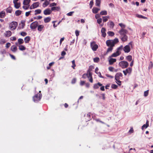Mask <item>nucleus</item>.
<instances>
[{
    "label": "nucleus",
    "instance_id": "f257e3e1",
    "mask_svg": "<svg viewBox=\"0 0 153 153\" xmlns=\"http://www.w3.org/2000/svg\"><path fill=\"white\" fill-rule=\"evenodd\" d=\"M118 39L116 38L113 40H108L106 42L107 45L109 47L107 49L106 53H108L111 52L113 49V47L114 46L115 44L119 42Z\"/></svg>",
    "mask_w": 153,
    "mask_h": 153
},
{
    "label": "nucleus",
    "instance_id": "f03ea898",
    "mask_svg": "<svg viewBox=\"0 0 153 153\" xmlns=\"http://www.w3.org/2000/svg\"><path fill=\"white\" fill-rule=\"evenodd\" d=\"M93 68H94L93 66H90L87 73V77L89 79V82L91 83L93 82V79L92 76V74L91 73V71Z\"/></svg>",
    "mask_w": 153,
    "mask_h": 153
},
{
    "label": "nucleus",
    "instance_id": "7ed1b4c3",
    "mask_svg": "<svg viewBox=\"0 0 153 153\" xmlns=\"http://www.w3.org/2000/svg\"><path fill=\"white\" fill-rule=\"evenodd\" d=\"M123 50V45H121L117 49L116 52L113 53L110 56V57H116L119 55L121 53V51Z\"/></svg>",
    "mask_w": 153,
    "mask_h": 153
},
{
    "label": "nucleus",
    "instance_id": "20e7f679",
    "mask_svg": "<svg viewBox=\"0 0 153 153\" xmlns=\"http://www.w3.org/2000/svg\"><path fill=\"white\" fill-rule=\"evenodd\" d=\"M100 87V89L101 91H105L104 86H102V84H101L99 82H98L97 83L94 84L93 88L94 89H97L99 88Z\"/></svg>",
    "mask_w": 153,
    "mask_h": 153
},
{
    "label": "nucleus",
    "instance_id": "39448f33",
    "mask_svg": "<svg viewBox=\"0 0 153 153\" xmlns=\"http://www.w3.org/2000/svg\"><path fill=\"white\" fill-rule=\"evenodd\" d=\"M42 96V94H37L33 97V100L35 102H38L40 100Z\"/></svg>",
    "mask_w": 153,
    "mask_h": 153
},
{
    "label": "nucleus",
    "instance_id": "423d86ee",
    "mask_svg": "<svg viewBox=\"0 0 153 153\" xmlns=\"http://www.w3.org/2000/svg\"><path fill=\"white\" fill-rule=\"evenodd\" d=\"M119 65L122 68H127L129 65L128 63L126 61H122L119 63Z\"/></svg>",
    "mask_w": 153,
    "mask_h": 153
},
{
    "label": "nucleus",
    "instance_id": "0eeeda50",
    "mask_svg": "<svg viewBox=\"0 0 153 153\" xmlns=\"http://www.w3.org/2000/svg\"><path fill=\"white\" fill-rule=\"evenodd\" d=\"M129 45L132 47V42H131L128 43V45H126L123 47V51L125 53H128L130 51L131 48Z\"/></svg>",
    "mask_w": 153,
    "mask_h": 153
},
{
    "label": "nucleus",
    "instance_id": "6e6552de",
    "mask_svg": "<svg viewBox=\"0 0 153 153\" xmlns=\"http://www.w3.org/2000/svg\"><path fill=\"white\" fill-rule=\"evenodd\" d=\"M18 25V23L16 22H12L9 25V27L11 30H15Z\"/></svg>",
    "mask_w": 153,
    "mask_h": 153
},
{
    "label": "nucleus",
    "instance_id": "1a4fd4ad",
    "mask_svg": "<svg viewBox=\"0 0 153 153\" xmlns=\"http://www.w3.org/2000/svg\"><path fill=\"white\" fill-rule=\"evenodd\" d=\"M91 47L92 50L94 51H96L98 48V45L96 44L95 42L93 41L91 43Z\"/></svg>",
    "mask_w": 153,
    "mask_h": 153
},
{
    "label": "nucleus",
    "instance_id": "9d476101",
    "mask_svg": "<svg viewBox=\"0 0 153 153\" xmlns=\"http://www.w3.org/2000/svg\"><path fill=\"white\" fill-rule=\"evenodd\" d=\"M128 31L127 30L124 29L122 28L120 30L118 33H120V36H124V35H126L128 33Z\"/></svg>",
    "mask_w": 153,
    "mask_h": 153
},
{
    "label": "nucleus",
    "instance_id": "9b49d317",
    "mask_svg": "<svg viewBox=\"0 0 153 153\" xmlns=\"http://www.w3.org/2000/svg\"><path fill=\"white\" fill-rule=\"evenodd\" d=\"M38 25V22L37 21L34 22L30 25V28L32 30L35 29Z\"/></svg>",
    "mask_w": 153,
    "mask_h": 153
},
{
    "label": "nucleus",
    "instance_id": "f8f14e48",
    "mask_svg": "<svg viewBox=\"0 0 153 153\" xmlns=\"http://www.w3.org/2000/svg\"><path fill=\"white\" fill-rule=\"evenodd\" d=\"M132 69L131 68H128L123 71V72L125 76H126L127 74L130 75L131 73Z\"/></svg>",
    "mask_w": 153,
    "mask_h": 153
},
{
    "label": "nucleus",
    "instance_id": "ddd939ff",
    "mask_svg": "<svg viewBox=\"0 0 153 153\" xmlns=\"http://www.w3.org/2000/svg\"><path fill=\"white\" fill-rule=\"evenodd\" d=\"M40 3L39 2H37L33 3L30 7V9H32L36 8L38 7Z\"/></svg>",
    "mask_w": 153,
    "mask_h": 153
},
{
    "label": "nucleus",
    "instance_id": "4468645a",
    "mask_svg": "<svg viewBox=\"0 0 153 153\" xmlns=\"http://www.w3.org/2000/svg\"><path fill=\"white\" fill-rule=\"evenodd\" d=\"M52 12L51 10L49 8H47L44 11L43 13L45 15H50Z\"/></svg>",
    "mask_w": 153,
    "mask_h": 153
},
{
    "label": "nucleus",
    "instance_id": "2eb2a0df",
    "mask_svg": "<svg viewBox=\"0 0 153 153\" xmlns=\"http://www.w3.org/2000/svg\"><path fill=\"white\" fill-rule=\"evenodd\" d=\"M123 75L121 73H117L115 76V79L116 80L120 79V78H122Z\"/></svg>",
    "mask_w": 153,
    "mask_h": 153
},
{
    "label": "nucleus",
    "instance_id": "dca6fc26",
    "mask_svg": "<svg viewBox=\"0 0 153 153\" xmlns=\"http://www.w3.org/2000/svg\"><path fill=\"white\" fill-rule=\"evenodd\" d=\"M109 56L110 59H109L108 61L110 65H112L116 61V59H113L111 58L112 57Z\"/></svg>",
    "mask_w": 153,
    "mask_h": 153
},
{
    "label": "nucleus",
    "instance_id": "f3484780",
    "mask_svg": "<svg viewBox=\"0 0 153 153\" xmlns=\"http://www.w3.org/2000/svg\"><path fill=\"white\" fill-rule=\"evenodd\" d=\"M120 39L123 42H124L127 41L128 39V36L127 35L120 36Z\"/></svg>",
    "mask_w": 153,
    "mask_h": 153
},
{
    "label": "nucleus",
    "instance_id": "a211bd4d",
    "mask_svg": "<svg viewBox=\"0 0 153 153\" xmlns=\"http://www.w3.org/2000/svg\"><path fill=\"white\" fill-rule=\"evenodd\" d=\"M44 27V26L43 25H38L37 26V30L41 32L42 31Z\"/></svg>",
    "mask_w": 153,
    "mask_h": 153
},
{
    "label": "nucleus",
    "instance_id": "6ab92c4d",
    "mask_svg": "<svg viewBox=\"0 0 153 153\" xmlns=\"http://www.w3.org/2000/svg\"><path fill=\"white\" fill-rule=\"evenodd\" d=\"M100 10V9L99 8H97L95 7H94L92 9V11L93 13H98V12Z\"/></svg>",
    "mask_w": 153,
    "mask_h": 153
},
{
    "label": "nucleus",
    "instance_id": "aec40b11",
    "mask_svg": "<svg viewBox=\"0 0 153 153\" xmlns=\"http://www.w3.org/2000/svg\"><path fill=\"white\" fill-rule=\"evenodd\" d=\"M12 34V33L10 31L8 30L5 33V36L7 37H9Z\"/></svg>",
    "mask_w": 153,
    "mask_h": 153
},
{
    "label": "nucleus",
    "instance_id": "412c9836",
    "mask_svg": "<svg viewBox=\"0 0 153 153\" xmlns=\"http://www.w3.org/2000/svg\"><path fill=\"white\" fill-rule=\"evenodd\" d=\"M101 33L102 35L104 37H105V28L104 27H102L101 30Z\"/></svg>",
    "mask_w": 153,
    "mask_h": 153
},
{
    "label": "nucleus",
    "instance_id": "4be33fe9",
    "mask_svg": "<svg viewBox=\"0 0 153 153\" xmlns=\"http://www.w3.org/2000/svg\"><path fill=\"white\" fill-rule=\"evenodd\" d=\"M17 50L16 46V45H13L11 47V50L13 52H15Z\"/></svg>",
    "mask_w": 153,
    "mask_h": 153
},
{
    "label": "nucleus",
    "instance_id": "5701e85b",
    "mask_svg": "<svg viewBox=\"0 0 153 153\" xmlns=\"http://www.w3.org/2000/svg\"><path fill=\"white\" fill-rule=\"evenodd\" d=\"M51 20V18L50 17H47L44 18V22L45 23H47L49 22Z\"/></svg>",
    "mask_w": 153,
    "mask_h": 153
},
{
    "label": "nucleus",
    "instance_id": "b1692460",
    "mask_svg": "<svg viewBox=\"0 0 153 153\" xmlns=\"http://www.w3.org/2000/svg\"><path fill=\"white\" fill-rule=\"evenodd\" d=\"M149 126V121L147 120L146 124L143 125L142 127V129L143 130L144 128H146L148 127Z\"/></svg>",
    "mask_w": 153,
    "mask_h": 153
},
{
    "label": "nucleus",
    "instance_id": "393cba45",
    "mask_svg": "<svg viewBox=\"0 0 153 153\" xmlns=\"http://www.w3.org/2000/svg\"><path fill=\"white\" fill-rule=\"evenodd\" d=\"M30 40V37L29 36L26 37L24 39L25 42L26 43H28Z\"/></svg>",
    "mask_w": 153,
    "mask_h": 153
},
{
    "label": "nucleus",
    "instance_id": "a878e982",
    "mask_svg": "<svg viewBox=\"0 0 153 153\" xmlns=\"http://www.w3.org/2000/svg\"><path fill=\"white\" fill-rule=\"evenodd\" d=\"M60 9V8L59 7H53L51 8V11L54 10H57L59 11Z\"/></svg>",
    "mask_w": 153,
    "mask_h": 153
},
{
    "label": "nucleus",
    "instance_id": "bb28decb",
    "mask_svg": "<svg viewBox=\"0 0 153 153\" xmlns=\"http://www.w3.org/2000/svg\"><path fill=\"white\" fill-rule=\"evenodd\" d=\"M5 16V13L4 11H2L0 13V18H4Z\"/></svg>",
    "mask_w": 153,
    "mask_h": 153
},
{
    "label": "nucleus",
    "instance_id": "cd10ccee",
    "mask_svg": "<svg viewBox=\"0 0 153 153\" xmlns=\"http://www.w3.org/2000/svg\"><path fill=\"white\" fill-rule=\"evenodd\" d=\"M19 49L22 51H24L26 49V48L23 45H20L19 46Z\"/></svg>",
    "mask_w": 153,
    "mask_h": 153
},
{
    "label": "nucleus",
    "instance_id": "c85d7f7f",
    "mask_svg": "<svg viewBox=\"0 0 153 153\" xmlns=\"http://www.w3.org/2000/svg\"><path fill=\"white\" fill-rule=\"evenodd\" d=\"M41 10L39 9L36 10L34 11V14L35 15H37V14H40L41 13Z\"/></svg>",
    "mask_w": 153,
    "mask_h": 153
},
{
    "label": "nucleus",
    "instance_id": "c756f323",
    "mask_svg": "<svg viewBox=\"0 0 153 153\" xmlns=\"http://www.w3.org/2000/svg\"><path fill=\"white\" fill-rule=\"evenodd\" d=\"M108 25L110 27L113 28L114 26V25L112 22L110 21L108 23Z\"/></svg>",
    "mask_w": 153,
    "mask_h": 153
},
{
    "label": "nucleus",
    "instance_id": "7c9ffc66",
    "mask_svg": "<svg viewBox=\"0 0 153 153\" xmlns=\"http://www.w3.org/2000/svg\"><path fill=\"white\" fill-rule=\"evenodd\" d=\"M18 42L19 45H20L23 44L24 43V41L22 39H21V38H19L18 39Z\"/></svg>",
    "mask_w": 153,
    "mask_h": 153
},
{
    "label": "nucleus",
    "instance_id": "2f4dec72",
    "mask_svg": "<svg viewBox=\"0 0 153 153\" xmlns=\"http://www.w3.org/2000/svg\"><path fill=\"white\" fill-rule=\"evenodd\" d=\"M49 4V2L48 1L46 0L45 1V2L43 4V7H46Z\"/></svg>",
    "mask_w": 153,
    "mask_h": 153
},
{
    "label": "nucleus",
    "instance_id": "473e14b6",
    "mask_svg": "<svg viewBox=\"0 0 153 153\" xmlns=\"http://www.w3.org/2000/svg\"><path fill=\"white\" fill-rule=\"evenodd\" d=\"M22 12L20 10H17L15 12V15L16 16H19L21 14Z\"/></svg>",
    "mask_w": 153,
    "mask_h": 153
},
{
    "label": "nucleus",
    "instance_id": "72a5a7b5",
    "mask_svg": "<svg viewBox=\"0 0 153 153\" xmlns=\"http://www.w3.org/2000/svg\"><path fill=\"white\" fill-rule=\"evenodd\" d=\"M107 34L109 36H112L114 35V33L112 31H108L107 32Z\"/></svg>",
    "mask_w": 153,
    "mask_h": 153
},
{
    "label": "nucleus",
    "instance_id": "f704fd0d",
    "mask_svg": "<svg viewBox=\"0 0 153 153\" xmlns=\"http://www.w3.org/2000/svg\"><path fill=\"white\" fill-rule=\"evenodd\" d=\"M30 0H24L23 2V4L25 5H27L28 4L30 1Z\"/></svg>",
    "mask_w": 153,
    "mask_h": 153
},
{
    "label": "nucleus",
    "instance_id": "c9c22d12",
    "mask_svg": "<svg viewBox=\"0 0 153 153\" xmlns=\"http://www.w3.org/2000/svg\"><path fill=\"white\" fill-rule=\"evenodd\" d=\"M101 3V0H96L95 5L96 6L99 7Z\"/></svg>",
    "mask_w": 153,
    "mask_h": 153
},
{
    "label": "nucleus",
    "instance_id": "e433bc0d",
    "mask_svg": "<svg viewBox=\"0 0 153 153\" xmlns=\"http://www.w3.org/2000/svg\"><path fill=\"white\" fill-rule=\"evenodd\" d=\"M12 10V8L9 7L6 9V11L7 13H11Z\"/></svg>",
    "mask_w": 153,
    "mask_h": 153
},
{
    "label": "nucleus",
    "instance_id": "4c0bfd02",
    "mask_svg": "<svg viewBox=\"0 0 153 153\" xmlns=\"http://www.w3.org/2000/svg\"><path fill=\"white\" fill-rule=\"evenodd\" d=\"M126 59L129 62H130L132 60V56L131 55H128L126 57Z\"/></svg>",
    "mask_w": 153,
    "mask_h": 153
},
{
    "label": "nucleus",
    "instance_id": "58836bf2",
    "mask_svg": "<svg viewBox=\"0 0 153 153\" xmlns=\"http://www.w3.org/2000/svg\"><path fill=\"white\" fill-rule=\"evenodd\" d=\"M100 58L99 57H96L94 58L93 61L94 62L97 63L100 61Z\"/></svg>",
    "mask_w": 153,
    "mask_h": 153
},
{
    "label": "nucleus",
    "instance_id": "ea45409f",
    "mask_svg": "<svg viewBox=\"0 0 153 153\" xmlns=\"http://www.w3.org/2000/svg\"><path fill=\"white\" fill-rule=\"evenodd\" d=\"M21 25L20 27V28L23 29L24 28V26L25 25V21H22L21 22Z\"/></svg>",
    "mask_w": 153,
    "mask_h": 153
},
{
    "label": "nucleus",
    "instance_id": "a19ab883",
    "mask_svg": "<svg viewBox=\"0 0 153 153\" xmlns=\"http://www.w3.org/2000/svg\"><path fill=\"white\" fill-rule=\"evenodd\" d=\"M72 65L71 67L74 69H75V67L76 66V65L75 63V61L74 60H73L72 61Z\"/></svg>",
    "mask_w": 153,
    "mask_h": 153
},
{
    "label": "nucleus",
    "instance_id": "79ce46f5",
    "mask_svg": "<svg viewBox=\"0 0 153 153\" xmlns=\"http://www.w3.org/2000/svg\"><path fill=\"white\" fill-rule=\"evenodd\" d=\"M6 42V41L4 39H1L0 40V44L3 45Z\"/></svg>",
    "mask_w": 153,
    "mask_h": 153
},
{
    "label": "nucleus",
    "instance_id": "37998d69",
    "mask_svg": "<svg viewBox=\"0 0 153 153\" xmlns=\"http://www.w3.org/2000/svg\"><path fill=\"white\" fill-rule=\"evenodd\" d=\"M15 7L16 9L19 8L20 6V4L19 3H17L14 4Z\"/></svg>",
    "mask_w": 153,
    "mask_h": 153
},
{
    "label": "nucleus",
    "instance_id": "c03bdc74",
    "mask_svg": "<svg viewBox=\"0 0 153 153\" xmlns=\"http://www.w3.org/2000/svg\"><path fill=\"white\" fill-rule=\"evenodd\" d=\"M100 98L102 99L103 100H105V94H101L100 96Z\"/></svg>",
    "mask_w": 153,
    "mask_h": 153
},
{
    "label": "nucleus",
    "instance_id": "a18cd8bd",
    "mask_svg": "<svg viewBox=\"0 0 153 153\" xmlns=\"http://www.w3.org/2000/svg\"><path fill=\"white\" fill-rule=\"evenodd\" d=\"M119 25L122 28L124 29L126 27V25L123 23H119Z\"/></svg>",
    "mask_w": 153,
    "mask_h": 153
},
{
    "label": "nucleus",
    "instance_id": "49530a36",
    "mask_svg": "<svg viewBox=\"0 0 153 153\" xmlns=\"http://www.w3.org/2000/svg\"><path fill=\"white\" fill-rule=\"evenodd\" d=\"M93 4L94 2L93 1H90L89 4L90 8V9H91L92 7Z\"/></svg>",
    "mask_w": 153,
    "mask_h": 153
},
{
    "label": "nucleus",
    "instance_id": "de8ad7c7",
    "mask_svg": "<svg viewBox=\"0 0 153 153\" xmlns=\"http://www.w3.org/2000/svg\"><path fill=\"white\" fill-rule=\"evenodd\" d=\"M149 94V90L145 91L144 93V96L145 97H146L148 96Z\"/></svg>",
    "mask_w": 153,
    "mask_h": 153
},
{
    "label": "nucleus",
    "instance_id": "09e8293b",
    "mask_svg": "<svg viewBox=\"0 0 153 153\" xmlns=\"http://www.w3.org/2000/svg\"><path fill=\"white\" fill-rule=\"evenodd\" d=\"M27 33L25 32H22L21 33V35L23 36H26L27 35Z\"/></svg>",
    "mask_w": 153,
    "mask_h": 153
},
{
    "label": "nucleus",
    "instance_id": "8fccbe9b",
    "mask_svg": "<svg viewBox=\"0 0 153 153\" xmlns=\"http://www.w3.org/2000/svg\"><path fill=\"white\" fill-rule=\"evenodd\" d=\"M76 81V79L75 78H74L71 81V83L72 84H74Z\"/></svg>",
    "mask_w": 153,
    "mask_h": 153
},
{
    "label": "nucleus",
    "instance_id": "3c124183",
    "mask_svg": "<svg viewBox=\"0 0 153 153\" xmlns=\"http://www.w3.org/2000/svg\"><path fill=\"white\" fill-rule=\"evenodd\" d=\"M102 21V19L101 18H99L97 19V22L99 24H100L101 23Z\"/></svg>",
    "mask_w": 153,
    "mask_h": 153
},
{
    "label": "nucleus",
    "instance_id": "603ef678",
    "mask_svg": "<svg viewBox=\"0 0 153 153\" xmlns=\"http://www.w3.org/2000/svg\"><path fill=\"white\" fill-rule=\"evenodd\" d=\"M108 69L110 71L112 72L114 71V68L113 67H109L108 68Z\"/></svg>",
    "mask_w": 153,
    "mask_h": 153
},
{
    "label": "nucleus",
    "instance_id": "864d4df0",
    "mask_svg": "<svg viewBox=\"0 0 153 153\" xmlns=\"http://www.w3.org/2000/svg\"><path fill=\"white\" fill-rule=\"evenodd\" d=\"M56 4L55 2L53 3H52L51 4H50V7H52L53 6H56Z\"/></svg>",
    "mask_w": 153,
    "mask_h": 153
},
{
    "label": "nucleus",
    "instance_id": "5fc2aeb1",
    "mask_svg": "<svg viewBox=\"0 0 153 153\" xmlns=\"http://www.w3.org/2000/svg\"><path fill=\"white\" fill-rule=\"evenodd\" d=\"M75 34H76V36H77V37H78L79 35V31L77 30H76V31H75Z\"/></svg>",
    "mask_w": 153,
    "mask_h": 153
},
{
    "label": "nucleus",
    "instance_id": "6e6d98bb",
    "mask_svg": "<svg viewBox=\"0 0 153 153\" xmlns=\"http://www.w3.org/2000/svg\"><path fill=\"white\" fill-rule=\"evenodd\" d=\"M117 87V85L115 84H113L111 85V88H113L116 89Z\"/></svg>",
    "mask_w": 153,
    "mask_h": 153
},
{
    "label": "nucleus",
    "instance_id": "4d7b16f0",
    "mask_svg": "<svg viewBox=\"0 0 153 153\" xmlns=\"http://www.w3.org/2000/svg\"><path fill=\"white\" fill-rule=\"evenodd\" d=\"M31 11H30L28 12H26L25 16H28L30 15V13H31Z\"/></svg>",
    "mask_w": 153,
    "mask_h": 153
},
{
    "label": "nucleus",
    "instance_id": "13d9d810",
    "mask_svg": "<svg viewBox=\"0 0 153 153\" xmlns=\"http://www.w3.org/2000/svg\"><path fill=\"white\" fill-rule=\"evenodd\" d=\"M138 17L140 18H142L144 19H147V18L145 17L144 16H143L141 15H138V16H137Z\"/></svg>",
    "mask_w": 153,
    "mask_h": 153
},
{
    "label": "nucleus",
    "instance_id": "bf43d9fd",
    "mask_svg": "<svg viewBox=\"0 0 153 153\" xmlns=\"http://www.w3.org/2000/svg\"><path fill=\"white\" fill-rule=\"evenodd\" d=\"M10 43L9 42H8L6 44V47L7 48H8L10 46Z\"/></svg>",
    "mask_w": 153,
    "mask_h": 153
},
{
    "label": "nucleus",
    "instance_id": "052dcab7",
    "mask_svg": "<svg viewBox=\"0 0 153 153\" xmlns=\"http://www.w3.org/2000/svg\"><path fill=\"white\" fill-rule=\"evenodd\" d=\"M0 53L2 54H5L6 53V51L4 49L3 50L0 51Z\"/></svg>",
    "mask_w": 153,
    "mask_h": 153
},
{
    "label": "nucleus",
    "instance_id": "680f3d73",
    "mask_svg": "<svg viewBox=\"0 0 153 153\" xmlns=\"http://www.w3.org/2000/svg\"><path fill=\"white\" fill-rule=\"evenodd\" d=\"M74 13V12H73V11L70 12L68 13L67 14V15L68 16H71L72 15L73 13Z\"/></svg>",
    "mask_w": 153,
    "mask_h": 153
},
{
    "label": "nucleus",
    "instance_id": "e2e57ef3",
    "mask_svg": "<svg viewBox=\"0 0 153 153\" xmlns=\"http://www.w3.org/2000/svg\"><path fill=\"white\" fill-rule=\"evenodd\" d=\"M10 39L12 41H15L16 39V38L15 36L11 37L10 38Z\"/></svg>",
    "mask_w": 153,
    "mask_h": 153
},
{
    "label": "nucleus",
    "instance_id": "0e129e2a",
    "mask_svg": "<svg viewBox=\"0 0 153 153\" xmlns=\"http://www.w3.org/2000/svg\"><path fill=\"white\" fill-rule=\"evenodd\" d=\"M117 81L116 82L118 84L120 85H121V81H120L119 79L116 80Z\"/></svg>",
    "mask_w": 153,
    "mask_h": 153
},
{
    "label": "nucleus",
    "instance_id": "69168bd1",
    "mask_svg": "<svg viewBox=\"0 0 153 153\" xmlns=\"http://www.w3.org/2000/svg\"><path fill=\"white\" fill-rule=\"evenodd\" d=\"M100 17V14H97L95 15V17L96 19H98V18Z\"/></svg>",
    "mask_w": 153,
    "mask_h": 153
},
{
    "label": "nucleus",
    "instance_id": "338daca9",
    "mask_svg": "<svg viewBox=\"0 0 153 153\" xmlns=\"http://www.w3.org/2000/svg\"><path fill=\"white\" fill-rule=\"evenodd\" d=\"M100 15H105V11L104 10V11H101L100 13Z\"/></svg>",
    "mask_w": 153,
    "mask_h": 153
},
{
    "label": "nucleus",
    "instance_id": "774afa93",
    "mask_svg": "<svg viewBox=\"0 0 153 153\" xmlns=\"http://www.w3.org/2000/svg\"><path fill=\"white\" fill-rule=\"evenodd\" d=\"M10 56L11 57L12 59H13L15 60L16 59V58L15 56H13V55H12L11 54H10Z\"/></svg>",
    "mask_w": 153,
    "mask_h": 153
}]
</instances>
